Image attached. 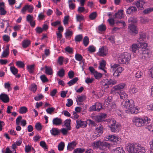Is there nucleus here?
Returning <instances> with one entry per match:
<instances>
[{
	"mask_svg": "<svg viewBox=\"0 0 153 153\" xmlns=\"http://www.w3.org/2000/svg\"><path fill=\"white\" fill-rule=\"evenodd\" d=\"M121 105L126 111L129 112L131 114H137L138 113L139 110L134 106L133 102L132 100H128V101H123L122 102Z\"/></svg>",
	"mask_w": 153,
	"mask_h": 153,
	"instance_id": "obj_1",
	"label": "nucleus"
},
{
	"mask_svg": "<svg viewBox=\"0 0 153 153\" xmlns=\"http://www.w3.org/2000/svg\"><path fill=\"white\" fill-rule=\"evenodd\" d=\"M127 150L129 153H144L146 152L145 148L137 143H129L126 146Z\"/></svg>",
	"mask_w": 153,
	"mask_h": 153,
	"instance_id": "obj_2",
	"label": "nucleus"
},
{
	"mask_svg": "<svg viewBox=\"0 0 153 153\" xmlns=\"http://www.w3.org/2000/svg\"><path fill=\"white\" fill-rule=\"evenodd\" d=\"M132 121L136 126L141 127L150 123L151 119L147 117L141 118L135 117L133 119Z\"/></svg>",
	"mask_w": 153,
	"mask_h": 153,
	"instance_id": "obj_3",
	"label": "nucleus"
},
{
	"mask_svg": "<svg viewBox=\"0 0 153 153\" xmlns=\"http://www.w3.org/2000/svg\"><path fill=\"white\" fill-rule=\"evenodd\" d=\"M94 147L99 148L101 150H105L106 148L110 146V144L105 141L99 140L96 142H94L92 144Z\"/></svg>",
	"mask_w": 153,
	"mask_h": 153,
	"instance_id": "obj_4",
	"label": "nucleus"
},
{
	"mask_svg": "<svg viewBox=\"0 0 153 153\" xmlns=\"http://www.w3.org/2000/svg\"><path fill=\"white\" fill-rule=\"evenodd\" d=\"M110 122L111 125H109L108 126L111 131L114 133L118 132L121 129L120 125L113 119L111 120Z\"/></svg>",
	"mask_w": 153,
	"mask_h": 153,
	"instance_id": "obj_5",
	"label": "nucleus"
},
{
	"mask_svg": "<svg viewBox=\"0 0 153 153\" xmlns=\"http://www.w3.org/2000/svg\"><path fill=\"white\" fill-rule=\"evenodd\" d=\"M131 58L130 54L128 53L125 52L118 58V62L122 64H127Z\"/></svg>",
	"mask_w": 153,
	"mask_h": 153,
	"instance_id": "obj_6",
	"label": "nucleus"
},
{
	"mask_svg": "<svg viewBox=\"0 0 153 153\" xmlns=\"http://www.w3.org/2000/svg\"><path fill=\"white\" fill-rule=\"evenodd\" d=\"M119 66V65L117 64L111 65V68H113V75L115 77L119 76L123 70V68L121 67H119L116 68Z\"/></svg>",
	"mask_w": 153,
	"mask_h": 153,
	"instance_id": "obj_7",
	"label": "nucleus"
},
{
	"mask_svg": "<svg viewBox=\"0 0 153 153\" xmlns=\"http://www.w3.org/2000/svg\"><path fill=\"white\" fill-rule=\"evenodd\" d=\"M139 55H138L139 58L143 61L147 60L150 57V54L148 50H141L139 51Z\"/></svg>",
	"mask_w": 153,
	"mask_h": 153,
	"instance_id": "obj_8",
	"label": "nucleus"
},
{
	"mask_svg": "<svg viewBox=\"0 0 153 153\" xmlns=\"http://www.w3.org/2000/svg\"><path fill=\"white\" fill-rule=\"evenodd\" d=\"M125 86L126 84L124 83L119 84L114 87L112 90L115 93H119L120 92H121V90L123 89Z\"/></svg>",
	"mask_w": 153,
	"mask_h": 153,
	"instance_id": "obj_9",
	"label": "nucleus"
},
{
	"mask_svg": "<svg viewBox=\"0 0 153 153\" xmlns=\"http://www.w3.org/2000/svg\"><path fill=\"white\" fill-rule=\"evenodd\" d=\"M128 27V30L131 34L135 35L138 33V30L137 27L134 25H130Z\"/></svg>",
	"mask_w": 153,
	"mask_h": 153,
	"instance_id": "obj_10",
	"label": "nucleus"
},
{
	"mask_svg": "<svg viewBox=\"0 0 153 153\" xmlns=\"http://www.w3.org/2000/svg\"><path fill=\"white\" fill-rule=\"evenodd\" d=\"M107 115L105 113H102L98 116H96L95 120L96 121L100 122L105 121V119Z\"/></svg>",
	"mask_w": 153,
	"mask_h": 153,
	"instance_id": "obj_11",
	"label": "nucleus"
},
{
	"mask_svg": "<svg viewBox=\"0 0 153 153\" xmlns=\"http://www.w3.org/2000/svg\"><path fill=\"white\" fill-rule=\"evenodd\" d=\"M76 123V128L77 129H79L80 127H84L87 126V122L86 121L77 120Z\"/></svg>",
	"mask_w": 153,
	"mask_h": 153,
	"instance_id": "obj_12",
	"label": "nucleus"
},
{
	"mask_svg": "<svg viewBox=\"0 0 153 153\" xmlns=\"http://www.w3.org/2000/svg\"><path fill=\"white\" fill-rule=\"evenodd\" d=\"M33 7L31 5H26L22 9L21 12L23 13H25V12L27 10L28 11L31 13L33 12Z\"/></svg>",
	"mask_w": 153,
	"mask_h": 153,
	"instance_id": "obj_13",
	"label": "nucleus"
},
{
	"mask_svg": "<svg viewBox=\"0 0 153 153\" xmlns=\"http://www.w3.org/2000/svg\"><path fill=\"white\" fill-rule=\"evenodd\" d=\"M107 52V49L104 47H102L99 49V51L97 54L100 56H104L106 55Z\"/></svg>",
	"mask_w": 153,
	"mask_h": 153,
	"instance_id": "obj_14",
	"label": "nucleus"
},
{
	"mask_svg": "<svg viewBox=\"0 0 153 153\" xmlns=\"http://www.w3.org/2000/svg\"><path fill=\"white\" fill-rule=\"evenodd\" d=\"M0 100L4 103H7L9 101V98L8 96L4 93H1L0 95Z\"/></svg>",
	"mask_w": 153,
	"mask_h": 153,
	"instance_id": "obj_15",
	"label": "nucleus"
},
{
	"mask_svg": "<svg viewBox=\"0 0 153 153\" xmlns=\"http://www.w3.org/2000/svg\"><path fill=\"white\" fill-rule=\"evenodd\" d=\"M106 138L111 141L117 142L120 140V139L118 137L112 135H110L106 136Z\"/></svg>",
	"mask_w": 153,
	"mask_h": 153,
	"instance_id": "obj_16",
	"label": "nucleus"
},
{
	"mask_svg": "<svg viewBox=\"0 0 153 153\" xmlns=\"http://www.w3.org/2000/svg\"><path fill=\"white\" fill-rule=\"evenodd\" d=\"M104 81V84L103 85L104 86H108L111 85H114L116 83V81L115 80H113L111 79H110L109 80L106 79H103Z\"/></svg>",
	"mask_w": 153,
	"mask_h": 153,
	"instance_id": "obj_17",
	"label": "nucleus"
},
{
	"mask_svg": "<svg viewBox=\"0 0 153 153\" xmlns=\"http://www.w3.org/2000/svg\"><path fill=\"white\" fill-rule=\"evenodd\" d=\"M62 121L61 119L56 117L53 120V124L55 126H59L62 124Z\"/></svg>",
	"mask_w": 153,
	"mask_h": 153,
	"instance_id": "obj_18",
	"label": "nucleus"
},
{
	"mask_svg": "<svg viewBox=\"0 0 153 153\" xmlns=\"http://www.w3.org/2000/svg\"><path fill=\"white\" fill-rule=\"evenodd\" d=\"M137 10V9L135 7H130L127 9L126 13L130 14H131L136 12Z\"/></svg>",
	"mask_w": 153,
	"mask_h": 153,
	"instance_id": "obj_19",
	"label": "nucleus"
},
{
	"mask_svg": "<svg viewBox=\"0 0 153 153\" xmlns=\"http://www.w3.org/2000/svg\"><path fill=\"white\" fill-rule=\"evenodd\" d=\"M144 2L143 0H140L137 1L136 3V5L138 9L143 10V5Z\"/></svg>",
	"mask_w": 153,
	"mask_h": 153,
	"instance_id": "obj_20",
	"label": "nucleus"
},
{
	"mask_svg": "<svg viewBox=\"0 0 153 153\" xmlns=\"http://www.w3.org/2000/svg\"><path fill=\"white\" fill-rule=\"evenodd\" d=\"M76 145V143L75 141H73L71 143H68L67 147L68 150H71L74 149V148Z\"/></svg>",
	"mask_w": 153,
	"mask_h": 153,
	"instance_id": "obj_21",
	"label": "nucleus"
},
{
	"mask_svg": "<svg viewBox=\"0 0 153 153\" xmlns=\"http://www.w3.org/2000/svg\"><path fill=\"white\" fill-rule=\"evenodd\" d=\"M123 10H118L117 12L114 15V18H118L119 19H121L123 17Z\"/></svg>",
	"mask_w": 153,
	"mask_h": 153,
	"instance_id": "obj_22",
	"label": "nucleus"
},
{
	"mask_svg": "<svg viewBox=\"0 0 153 153\" xmlns=\"http://www.w3.org/2000/svg\"><path fill=\"white\" fill-rule=\"evenodd\" d=\"M140 48L139 44H133L131 47V51L133 53H136V51L138 50Z\"/></svg>",
	"mask_w": 153,
	"mask_h": 153,
	"instance_id": "obj_23",
	"label": "nucleus"
},
{
	"mask_svg": "<svg viewBox=\"0 0 153 153\" xmlns=\"http://www.w3.org/2000/svg\"><path fill=\"white\" fill-rule=\"evenodd\" d=\"M9 45H7L6 46V48L5 50L3 51L1 56L4 58L8 56L9 53Z\"/></svg>",
	"mask_w": 153,
	"mask_h": 153,
	"instance_id": "obj_24",
	"label": "nucleus"
},
{
	"mask_svg": "<svg viewBox=\"0 0 153 153\" xmlns=\"http://www.w3.org/2000/svg\"><path fill=\"white\" fill-rule=\"evenodd\" d=\"M12 148L14 149L13 151L10 150L9 148L7 147L6 149L5 153H16V150H15L16 148V145L15 144H12Z\"/></svg>",
	"mask_w": 153,
	"mask_h": 153,
	"instance_id": "obj_25",
	"label": "nucleus"
},
{
	"mask_svg": "<svg viewBox=\"0 0 153 153\" xmlns=\"http://www.w3.org/2000/svg\"><path fill=\"white\" fill-rule=\"evenodd\" d=\"M50 132L52 135L55 136L58 135L59 133V131L57 128H53L50 131Z\"/></svg>",
	"mask_w": 153,
	"mask_h": 153,
	"instance_id": "obj_26",
	"label": "nucleus"
},
{
	"mask_svg": "<svg viewBox=\"0 0 153 153\" xmlns=\"http://www.w3.org/2000/svg\"><path fill=\"white\" fill-rule=\"evenodd\" d=\"M30 40L25 39L22 42V46L24 48H26L29 46L30 44Z\"/></svg>",
	"mask_w": 153,
	"mask_h": 153,
	"instance_id": "obj_27",
	"label": "nucleus"
},
{
	"mask_svg": "<svg viewBox=\"0 0 153 153\" xmlns=\"http://www.w3.org/2000/svg\"><path fill=\"white\" fill-rule=\"evenodd\" d=\"M113 153H124V151L122 147H118L112 151Z\"/></svg>",
	"mask_w": 153,
	"mask_h": 153,
	"instance_id": "obj_28",
	"label": "nucleus"
},
{
	"mask_svg": "<svg viewBox=\"0 0 153 153\" xmlns=\"http://www.w3.org/2000/svg\"><path fill=\"white\" fill-rule=\"evenodd\" d=\"M105 61L104 60H103L100 63V66L99 67V68L103 70L105 72V73H106V71L104 69V68L105 67Z\"/></svg>",
	"mask_w": 153,
	"mask_h": 153,
	"instance_id": "obj_29",
	"label": "nucleus"
},
{
	"mask_svg": "<svg viewBox=\"0 0 153 153\" xmlns=\"http://www.w3.org/2000/svg\"><path fill=\"white\" fill-rule=\"evenodd\" d=\"M78 80V77H75L68 82L67 84L70 86L75 84Z\"/></svg>",
	"mask_w": 153,
	"mask_h": 153,
	"instance_id": "obj_30",
	"label": "nucleus"
},
{
	"mask_svg": "<svg viewBox=\"0 0 153 153\" xmlns=\"http://www.w3.org/2000/svg\"><path fill=\"white\" fill-rule=\"evenodd\" d=\"M45 73L47 74L48 75H51L53 74V70L50 67H48L47 66H45Z\"/></svg>",
	"mask_w": 153,
	"mask_h": 153,
	"instance_id": "obj_31",
	"label": "nucleus"
},
{
	"mask_svg": "<svg viewBox=\"0 0 153 153\" xmlns=\"http://www.w3.org/2000/svg\"><path fill=\"white\" fill-rule=\"evenodd\" d=\"M71 120L70 119H68L66 120L64 122L65 125L66 127L67 128V130H70L71 129V127L70 126V123Z\"/></svg>",
	"mask_w": 153,
	"mask_h": 153,
	"instance_id": "obj_32",
	"label": "nucleus"
},
{
	"mask_svg": "<svg viewBox=\"0 0 153 153\" xmlns=\"http://www.w3.org/2000/svg\"><path fill=\"white\" fill-rule=\"evenodd\" d=\"M35 65L34 64L28 65L27 66V68L28 71L30 73H32L33 72V71L34 69Z\"/></svg>",
	"mask_w": 153,
	"mask_h": 153,
	"instance_id": "obj_33",
	"label": "nucleus"
},
{
	"mask_svg": "<svg viewBox=\"0 0 153 153\" xmlns=\"http://www.w3.org/2000/svg\"><path fill=\"white\" fill-rule=\"evenodd\" d=\"M65 74V71L63 68H61L57 73V75L60 77H63Z\"/></svg>",
	"mask_w": 153,
	"mask_h": 153,
	"instance_id": "obj_34",
	"label": "nucleus"
},
{
	"mask_svg": "<svg viewBox=\"0 0 153 153\" xmlns=\"http://www.w3.org/2000/svg\"><path fill=\"white\" fill-rule=\"evenodd\" d=\"M27 111V109L25 106H22L20 107L19 109V112L21 114H25Z\"/></svg>",
	"mask_w": 153,
	"mask_h": 153,
	"instance_id": "obj_35",
	"label": "nucleus"
},
{
	"mask_svg": "<svg viewBox=\"0 0 153 153\" xmlns=\"http://www.w3.org/2000/svg\"><path fill=\"white\" fill-rule=\"evenodd\" d=\"M85 151L84 149L83 148H77L75 149L74 151V153H83Z\"/></svg>",
	"mask_w": 153,
	"mask_h": 153,
	"instance_id": "obj_36",
	"label": "nucleus"
},
{
	"mask_svg": "<svg viewBox=\"0 0 153 153\" xmlns=\"http://www.w3.org/2000/svg\"><path fill=\"white\" fill-rule=\"evenodd\" d=\"M77 100H76V101L77 102H83L84 100H85L86 97L85 96L82 95L81 96H77Z\"/></svg>",
	"mask_w": 153,
	"mask_h": 153,
	"instance_id": "obj_37",
	"label": "nucleus"
},
{
	"mask_svg": "<svg viewBox=\"0 0 153 153\" xmlns=\"http://www.w3.org/2000/svg\"><path fill=\"white\" fill-rule=\"evenodd\" d=\"M118 94H119L120 98L121 99H124L126 98L127 97V94L124 91L120 92Z\"/></svg>",
	"mask_w": 153,
	"mask_h": 153,
	"instance_id": "obj_38",
	"label": "nucleus"
},
{
	"mask_svg": "<svg viewBox=\"0 0 153 153\" xmlns=\"http://www.w3.org/2000/svg\"><path fill=\"white\" fill-rule=\"evenodd\" d=\"M97 13L96 12L92 13L89 16V18L91 20L94 19L97 17Z\"/></svg>",
	"mask_w": 153,
	"mask_h": 153,
	"instance_id": "obj_39",
	"label": "nucleus"
},
{
	"mask_svg": "<svg viewBox=\"0 0 153 153\" xmlns=\"http://www.w3.org/2000/svg\"><path fill=\"white\" fill-rule=\"evenodd\" d=\"M138 91V89L135 88L134 86H131L129 89V92L131 94H134L136 93Z\"/></svg>",
	"mask_w": 153,
	"mask_h": 153,
	"instance_id": "obj_40",
	"label": "nucleus"
},
{
	"mask_svg": "<svg viewBox=\"0 0 153 153\" xmlns=\"http://www.w3.org/2000/svg\"><path fill=\"white\" fill-rule=\"evenodd\" d=\"M10 69L11 72L13 74L16 75L17 74L18 70L15 67L11 66L10 67Z\"/></svg>",
	"mask_w": 153,
	"mask_h": 153,
	"instance_id": "obj_41",
	"label": "nucleus"
},
{
	"mask_svg": "<svg viewBox=\"0 0 153 153\" xmlns=\"http://www.w3.org/2000/svg\"><path fill=\"white\" fill-rule=\"evenodd\" d=\"M95 78L97 79H98L101 78L102 76V74L100 73H98L97 71H95V72L93 74Z\"/></svg>",
	"mask_w": 153,
	"mask_h": 153,
	"instance_id": "obj_42",
	"label": "nucleus"
},
{
	"mask_svg": "<svg viewBox=\"0 0 153 153\" xmlns=\"http://www.w3.org/2000/svg\"><path fill=\"white\" fill-rule=\"evenodd\" d=\"M89 43V38L87 36H85L83 39V43L85 46H87Z\"/></svg>",
	"mask_w": 153,
	"mask_h": 153,
	"instance_id": "obj_43",
	"label": "nucleus"
},
{
	"mask_svg": "<svg viewBox=\"0 0 153 153\" xmlns=\"http://www.w3.org/2000/svg\"><path fill=\"white\" fill-rule=\"evenodd\" d=\"M65 147V144L63 142H61L58 146V149L59 151H62Z\"/></svg>",
	"mask_w": 153,
	"mask_h": 153,
	"instance_id": "obj_44",
	"label": "nucleus"
},
{
	"mask_svg": "<svg viewBox=\"0 0 153 153\" xmlns=\"http://www.w3.org/2000/svg\"><path fill=\"white\" fill-rule=\"evenodd\" d=\"M82 36L81 34L76 35L75 38V40L76 42H80L82 40Z\"/></svg>",
	"mask_w": 153,
	"mask_h": 153,
	"instance_id": "obj_45",
	"label": "nucleus"
},
{
	"mask_svg": "<svg viewBox=\"0 0 153 153\" xmlns=\"http://www.w3.org/2000/svg\"><path fill=\"white\" fill-rule=\"evenodd\" d=\"M35 128L38 131H41L42 128V126L40 123L38 122L36 124Z\"/></svg>",
	"mask_w": 153,
	"mask_h": 153,
	"instance_id": "obj_46",
	"label": "nucleus"
},
{
	"mask_svg": "<svg viewBox=\"0 0 153 153\" xmlns=\"http://www.w3.org/2000/svg\"><path fill=\"white\" fill-rule=\"evenodd\" d=\"M140 37L139 39L140 41H143L145 39L146 37V34L145 33H140Z\"/></svg>",
	"mask_w": 153,
	"mask_h": 153,
	"instance_id": "obj_47",
	"label": "nucleus"
},
{
	"mask_svg": "<svg viewBox=\"0 0 153 153\" xmlns=\"http://www.w3.org/2000/svg\"><path fill=\"white\" fill-rule=\"evenodd\" d=\"M94 105L97 111H99L102 108V104L99 102H96Z\"/></svg>",
	"mask_w": 153,
	"mask_h": 153,
	"instance_id": "obj_48",
	"label": "nucleus"
},
{
	"mask_svg": "<svg viewBox=\"0 0 153 153\" xmlns=\"http://www.w3.org/2000/svg\"><path fill=\"white\" fill-rule=\"evenodd\" d=\"M16 65L19 68H23L25 66V64L21 61H18L16 62Z\"/></svg>",
	"mask_w": 153,
	"mask_h": 153,
	"instance_id": "obj_49",
	"label": "nucleus"
},
{
	"mask_svg": "<svg viewBox=\"0 0 153 153\" xmlns=\"http://www.w3.org/2000/svg\"><path fill=\"white\" fill-rule=\"evenodd\" d=\"M96 129L99 134H102L103 132V127L101 125L99 127L96 128Z\"/></svg>",
	"mask_w": 153,
	"mask_h": 153,
	"instance_id": "obj_50",
	"label": "nucleus"
},
{
	"mask_svg": "<svg viewBox=\"0 0 153 153\" xmlns=\"http://www.w3.org/2000/svg\"><path fill=\"white\" fill-rule=\"evenodd\" d=\"M55 110V108L52 107L49 108L46 110V112L49 114H51Z\"/></svg>",
	"mask_w": 153,
	"mask_h": 153,
	"instance_id": "obj_51",
	"label": "nucleus"
},
{
	"mask_svg": "<svg viewBox=\"0 0 153 153\" xmlns=\"http://www.w3.org/2000/svg\"><path fill=\"white\" fill-rule=\"evenodd\" d=\"M106 27L105 25L102 24L98 27V30L100 31H104L106 30Z\"/></svg>",
	"mask_w": 153,
	"mask_h": 153,
	"instance_id": "obj_52",
	"label": "nucleus"
},
{
	"mask_svg": "<svg viewBox=\"0 0 153 153\" xmlns=\"http://www.w3.org/2000/svg\"><path fill=\"white\" fill-rule=\"evenodd\" d=\"M40 78L43 82H45L48 81V79L45 75H42L41 76Z\"/></svg>",
	"mask_w": 153,
	"mask_h": 153,
	"instance_id": "obj_53",
	"label": "nucleus"
},
{
	"mask_svg": "<svg viewBox=\"0 0 153 153\" xmlns=\"http://www.w3.org/2000/svg\"><path fill=\"white\" fill-rule=\"evenodd\" d=\"M75 58L76 60L80 61L82 60L83 57L81 55L79 54H76L75 55Z\"/></svg>",
	"mask_w": 153,
	"mask_h": 153,
	"instance_id": "obj_54",
	"label": "nucleus"
},
{
	"mask_svg": "<svg viewBox=\"0 0 153 153\" xmlns=\"http://www.w3.org/2000/svg\"><path fill=\"white\" fill-rule=\"evenodd\" d=\"M150 123L147 125H146L145 126H146V128L148 129L149 131H153V126L151 124H149Z\"/></svg>",
	"mask_w": 153,
	"mask_h": 153,
	"instance_id": "obj_55",
	"label": "nucleus"
},
{
	"mask_svg": "<svg viewBox=\"0 0 153 153\" xmlns=\"http://www.w3.org/2000/svg\"><path fill=\"white\" fill-rule=\"evenodd\" d=\"M140 45L142 47V50H145L147 47V44L145 42H141Z\"/></svg>",
	"mask_w": 153,
	"mask_h": 153,
	"instance_id": "obj_56",
	"label": "nucleus"
},
{
	"mask_svg": "<svg viewBox=\"0 0 153 153\" xmlns=\"http://www.w3.org/2000/svg\"><path fill=\"white\" fill-rule=\"evenodd\" d=\"M88 51L90 52H94L96 51L95 48L93 45L90 46L88 48Z\"/></svg>",
	"mask_w": 153,
	"mask_h": 153,
	"instance_id": "obj_57",
	"label": "nucleus"
},
{
	"mask_svg": "<svg viewBox=\"0 0 153 153\" xmlns=\"http://www.w3.org/2000/svg\"><path fill=\"white\" fill-rule=\"evenodd\" d=\"M68 102L66 103V105L68 107H70L73 104V101L71 99H68L67 100Z\"/></svg>",
	"mask_w": 153,
	"mask_h": 153,
	"instance_id": "obj_58",
	"label": "nucleus"
},
{
	"mask_svg": "<svg viewBox=\"0 0 153 153\" xmlns=\"http://www.w3.org/2000/svg\"><path fill=\"white\" fill-rule=\"evenodd\" d=\"M152 11H153V8H147V9L143 11V13L144 14H148L150 12H151Z\"/></svg>",
	"mask_w": 153,
	"mask_h": 153,
	"instance_id": "obj_59",
	"label": "nucleus"
},
{
	"mask_svg": "<svg viewBox=\"0 0 153 153\" xmlns=\"http://www.w3.org/2000/svg\"><path fill=\"white\" fill-rule=\"evenodd\" d=\"M65 50L66 51L70 53H73V49L72 48L69 46H67L65 48Z\"/></svg>",
	"mask_w": 153,
	"mask_h": 153,
	"instance_id": "obj_60",
	"label": "nucleus"
},
{
	"mask_svg": "<svg viewBox=\"0 0 153 153\" xmlns=\"http://www.w3.org/2000/svg\"><path fill=\"white\" fill-rule=\"evenodd\" d=\"M68 75L69 78L70 79H71L74 76V72L73 71H70L68 72Z\"/></svg>",
	"mask_w": 153,
	"mask_h": 153,
	"instance_id": "obj_61",
	"label": "nucleus"
},
{
	"mask_svg": "<svg viewBox=\"0 0 153 153\" xmlns=\"http://www.w3.org/2000/svg\"><path fill=\"white\" fill-rule=\"evenodd\" d=\"M61 24V22L59 21H56L55 22H52L51 25L52 26L56 27L57 25H60Z\"/></svg>",
	"mask_w": 153,
	"mask_h": 153,
	"instance_id": "obj_62",
	"label": "nucleus"
},
{
	"mask_svg": "<svg viewBox=\"0 0 153 153\" xmlns=\"http://www.w3.org/2000/svg\"><path fill=\"white\" fill-rule=\"evenodd\" d=\"M3 39L4 41L8 42L10 40V37L6 35H4L3 36Z\"/></svg>",
	"mask_w": 153,
	"mask_h": 153,
	"instance_id": "obj_63",
	"label": "nucleus"
},
{
	"mask_svg": "<svg viewBox=\"0 0 153 153\" xmlns=\"http://www.w3.org/2000/svg\"><path fill=\"white\" fill-rule=\"evenodd\" d=\"M31 150V146L29 145L26 146L25 147V151L27 153L30 152Z\"/></svg>",
	"mask_w": 153,
	"mask_h": 153,
	"instance_id": "obj_64",
	"label": "nucleus"
}]
</instances>
